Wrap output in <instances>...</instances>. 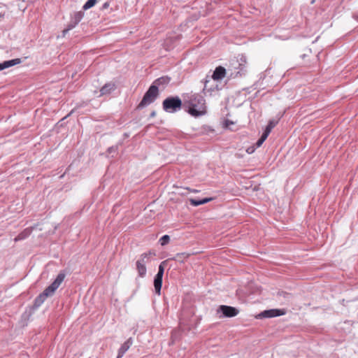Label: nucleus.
<instances>
[{
    "label": "nucleus",
    "instance_id": "4468645a",
    "mask_svg": "<svg viewBox=\"0 0 358 358\" xmlns=\"http://www.w3.org/2000/svg\"><path fill=\"white\" fill-rule=\"evenodd\" d=\"M171 78L167 76L161 77L157 80H155L152 85H155L158 87V86L163 85L165 86L169 84Z\"/></svg>",
    "mask_w": 358,
    "mask_h": 358
},
{
    "label": "nucleus",
    "instance_id": "1a4fd4ad",
    "mask_svg": "<svg viewBox=\"0 0 358 358\" xmlns=\"http://www.w3.org/2000/svg\"><path fill=\"white\" fill-rule=\"evenodd\" d=\"M21 59L17 58L0 63V71L19 64L21 63Z\"/></svg>",
    "mask_w": 358,
    "mask_h": 358
},
{
    "label": "nucleus",
    "instance_id": "f8f14e48",
    "mask_svg": "<svg viewBox=\"0 0 358 358\" xmlns=\"http://www.w3.org/2000/svg\"><path fill=\"white\" fill-rule=\"evenodd\" d=\"M131 345L130 339L125 341L118 350V355L117 358H121L123 357L124 353L129 349Z\"/></svg>",
    "mask_w": 358,
    "mask_h": 358
},
{
    "label": "nucleus",
    "instance_id": "6e6552de",
    "mask_svg": "<svg viewBox=\"0 0 358 358\" xmlns=\"http://www.w3.org/2000/svg\"><path fill=\"white\" fill-rule=\"evenodd\" d=\"M226 76V70L224 67L220 66H217L213 72L212 78L214 80H219L224 78Z\"/></svg>",
    "mask_w": 358,
    "mask_h": 358
},
{
    "label": "nucleus",
    "instance_id": "9b49d317",
    "mask_svg": "<svg viewBox=\"0 0 358 358\" xmlns=\"http://www.w3.org/2000/svg\"><path fill=\"white\" fill-rule=\"evenodd\" d=\"M155 255V253L151 251L144 252L140 256L139 259L137 260V262H140L141 264L145 265L148 262H149L150 257Z\"/></svg>",
    "mask_w": 358,
    "mask_h": 358
},
{
    "label": "nucleus",
    "instance_id": "7ed1b4c3",
    "mask_svg": "<svg viewBox=\"0 0 358 358\" xmlns=\"http://www.w3.org/2000/svg\"><path fill=\"white\" fill-rule=\"evenodd\" d=\"M163 108L164 110L173 113L180 109L182 106V101L178 97H169L163 101Z\"/></svg>",
    "mask_w": 358,
    "mask_h": 358
},
{
    "label": "nucleus",
    "instance_id": "9d476101",
    "mask_svg": "<svg viewBox=\"0 0 358 358\" xmlns=\"http://www.w3.org/2000/svg\"><path fill=\"white\" fill-rule=\"evenodd\" d=\"M38 229L37 226H35L32 228H27L23 231H22L20 234H19L14 239V241H18L23 240L26 238L27 236H29L33 230H36Z\"/></svg>",
    "mask_w": 358,
    "mask_h": 358
},
{
    "label": "nucleus",
    "instance_id": "0eeeda50",
    "mask_svg": "<svg viewBox=\"0 0 358 358\" xmlns=\"http://www.w3.org/2000/svg\"><path fill=\"white\" fill-rule=\"evenodd\" d=\"M285 312L283 310L272 309L265 310L260 314V316L264 317H273L285 315Z\"/></svg>",
    "mask_w": 358,
    "mask_h": 358
},
{
    "label": "nucleus",
    "instance_id": "412c9836",
    "mask_svg": "<svg viewBox=\"0 0 358 358\" xmlns=\"http://www.w3.org/2000/svg\"><path fill=\"white\" fill-rule=\"evenodd\" d=\"M267 137H268V135L266 134L263 133L261 138L257 141L256 146L257 148L260 147L263 144V143L266 141Z\"/></svg>",
    "mask_w": 358,
    "mask_h": 358
},
{
    "label": "nucleus",
    "instance_id": "b1692460",
    "mask_svg": "<svg viewBox=\"0 0 358 358\" xmlns=\"http://www.w3.org/2000/svg\"><path fill=\"white\" fill-rule=\"evenodd\" d=\"M109 2H106L103 4L102 9H106L109 7Z\"/></svg>",
    "mask_w": 358,
    "mask_h": 358
},
{
    "label": "nucleus",
    "instance_id": "aec40b11",
    "mask_svg": "<svg viewBox=\"0 0 358 358\" xmlns=\"http://www.w3.org/2000/svg\"><path fill=\"white\" fill-rule=\"evenodd\" d=\"M98 0H88L83 6V10H86L92 8L97 2Z\"/></svg>",
    "mask_w": 358,
    "mask_h": 358
},
{
    "label": "nucleus",
    "instance_id": "5701e85b",
    "mask_svg": "<svg viewBox=\"0 0 358 358\" xmlns=\"http://www.w3.org/2000/svg\"><path fill=\"white\" fill-rule=\"evenodd\" d=\"M255 148L254 146H250V147L247 148L246 152L248 154H252V153H253L255 152Z\"/></svg>",
    "mask_w": 358,
    "mask_h": 358
},
{
    "label": "nucleus",
    "instance_id": "393cba45",
    "mask_svg": "<svg viewBox=\"0 0 358 358\" xmlns=\"http://www.w3.org/2000/svg\"><path fill=\"white\" fill-rule=\"evenodd\" d=\"M187 189L190 192H193V193H197L199 192V191L197 190V189H189V188H187Z\"/></svg>",
    "mask_w": 358,
    "mask_h": 358
},
{
    "label": "nucleus",
    "instance_id": "20e7f679",
    "mask_svg": "<svg viewBox=\"0 0 358 358\" xmlns=\"http://www.w3.org/2000/svg\"><path fill=\"white\" fill-rule=\"evenodd\" d=\"M65 273H60L50 286L46 287V297L54 294L57 288L61 285L65 278Z\"/></svg>",
    "mask_w": 358,
    "mask_h": 358
},
{
    "label": "nucleus",
    "instance_id": "39448f33",
    "mask_svg": "<svg viewBox=\"0 0 358 358\" xmlns=\"http://www.w3.org/2000/svg\"><path fill=\"white\" fill-rule=\"evenodd\" d=\"M164 262L161 263V264L159 266V269L157 275L155 277L154 280V286L155 292L157 294H160L161 288L162 285V278L164 275V267L163 266Z\"/></svg>",
    "mask_w": 358,
    "mask_h": 358
},
{
    "label": "nucleus",
    "instance_id": "a211bd4d",
    "mask_svg": "<svg viewBox=\"0 0 358 358\" xmlns=\"http://www.w3.org/2000/svg\"><path fill=\"white\" fill-rule=\"evenodd\" d=\"M136 269L140 277L143 278L146 274V267L145 264L136 262Z\"/></svg>",
    "mask_w": 358,
    "mask_h": 358
},
{
    "label": "nucleus",
    "instance_id": "f03ea898",
    "mask_svg": "<svg viewBox=\"0 0 358 358\" xmlns=\"http://www.w3.org/2000/svg\"><path fill=\"white\" fill-rule=\"evenodd\" d=\"M159 90L157 86L151 85L145 92L138 108H143L152 103L158 96Z\"/></svg>",
    "mask_w": 358,
    "mask_h": 358
},
{
    "label": "nucleus",
    "instance_id": "a878e982",
    "mask_svg": "<svg viewBox=\"0 0 358 358\" xmlns=\"http://www.w3.org/2000/svg\"><path fill=\"white\" fill-rule=\"evenodd\" d=\"M69 30V29H64V30L63 31L64 35V34H66Z\"/></svg>",
    "mask_w": 358,
    "mask_h": 358
},
{
    "label": "nucleus",
    "instance_id": "4be33fe9",
    "mask_svg": "<svg viewBox=\"0 0 358 358\" xmlns=\"http://www.w3.org/2000/svg\"><path fill=\"white\" fill-rule=\"evenodd\" d=\"M170 241V237L169 235H164L159 239L160 244L164 246L168 244Z\"/></svg>",
    "mask_w": 358,
    "mask_h": 358
},
{
    "label": "nucleus",
    "instance_id": "f3484780",
    "mask_svg": "<svg viewBox=\"0 0 358 358\" xmlns=\"http://www.w3.org/2000/svg\"><path fill=\"white\" fill-rule=\"evenodd\" d=\"M45 301V291L41 292L39 296L35 299L34 305H33V309H36L38 308Z\"/></svg>",
    "mask_w": 358,
    "mask_h": 358
},
{
    "label": "nucleus",
    "instance_id": "2eb2a0df",
    "mask_svg": "<svg viewBox=\"0 0 358 358\" xmlns=\"http://www.w3.org/2000/svg\"><path fill=\"white\" fill-rule=\"evenodd\" d=\"M213 200V198L212 197H209V198H205V199H203L201 200H196V199H189V203L191 205L194 206H198L199 205H202V204H205L208 202H210L211 201Z\"/></svg>",
    "mask_w": 358,
    "mask_h": 358
},
{
    "label": "nucleus",
    "instance_id": "dca6fc26",
    "mask_svg": "<svg viewBox=\"0 0 358 358\" xmlns=\"http://www.w3.org/2000/svg\"><path fill=\"white\" fill-rule=\"evenodd\" d=\"M190 256V254L187 252H181L178 253L173 258V260L177 261L180 263H183L187 259H188Z\"/></svg>",
    "mask_w": 358,
    "mask_h": 358
},
{
    "label": "nucleus",
    "instance_id": "423d86ee",
    "mask_svg": "<svg viewBox=\"0 0 358 358\" xmlns=\"http://www.w3.org/2000/svg\"><path fill=\"white\" fill-rule=\"evenodd\" d=\"M219 310H221L223 315L227 317H235L238 313V310L236 308L225 305L220 306L219 307Z\"/></svg>",
    "mask_w": 358,
    "mask_h": 358
},
{
    "label": "nucleus",
    "instance_id": "6ab92c4d",
    "mask_svg": "<svg viewBox=\"0 0 358 358\" xmlns=\"http://www.w3.org/2000/svg\"><path fill=\"white\" fill-rule=\"evenodd\" d=\"M275 124H276V122H274L273 120L269 121V122H268V125L266 126L264 133L266 134L268 136L269 134L271 133V130L273 129V128L275 126Z\"/></svg>",
    "mask_w": 358,
    "mask_h": 358
},
{
    "label": "nucleus",
    "instance_id": "f257e3e1",
    "mask_svg": "<svg viewBox=\"0 0 358 358\" xmlns=\"http://www.w3.org/2000/svg\"><path fill=\"white\" fill-rule=\"evenodd\" d=\"M189 113L194 117H199L206 113L205 99L200 94H194L190 99Z\"/></svg>",
    "mask_w": 358,
    "mask_h": 358
},
{
    "label": "nucleus",
    "instance_id": "ddd939ff",
    "mask_svg": "<svg viewBox=\"0 0 358 358\" xmlns=\"http://www.w3.org/2000/svg\"><path fill=\"white\" fill-rule=\"evenodd\" d=\"M115 89V85L113 83H106L105 85H103L100 92L101 95H104L106 94H110L112 91H113Z\"/></svg>",
    "mask_w": 358,
    "mask_h": 358
}]
</instances>
